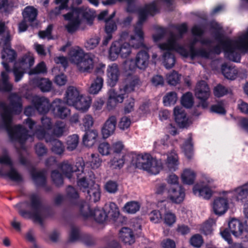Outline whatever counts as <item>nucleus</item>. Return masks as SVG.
<instances>
[{"mask_svg":"<svg viewBox=\"0 0 248 248\" xmlns=\"http://www.w3.org/2000/svg\"><path fill=\"white\" fill-rule=\"evenodd\" d=\"M221 71L224 77L230 80L235 79L238 75V70L232 66L224 63L221 66Z\"/></svg>","mask_w":248,"mask_h":248,"instance_id":"37","label":"nucleus"},{"mask_svg":"<svg viewBox=\"0 0 248 248\" xmlns=\"http://www.w3.org/2000/svg\"><path fill=\"white\" fill-rule=\"evenodd\" d=\"M16 52L11 48L10 43L7 37L5 41L3 50L1 51V58L4 61L8 62H13L16 60Z\"/></svg>","mask_w":248,"mask_h":248,"instance_id":"26","label":"nucleus"},{"mask_svg":"<svg viewBox=\"0 0 248 248\" xmlns=\"http://www.w3.org/2000/svg\"><path fill=\"white\" fill-rule=\"evenodd\" d=\"M88 163L92 169L98 168L101 163V160L99 157V155L97 154H92L89 160Z\"/></svg>","mask_w":248,"mask_h":248,"instance_id":"59","label":"nucleus"},{"mask_svg":"<svg viewBox=\"0 0 248 248\" xmlns=\"http://www.w3.org/2000/svg\"><path fill=\"white\" fill-rule=\"evenodd\" d=\"M132 163L136 168L155 175L158 174L163 168L161 159L153 158L148 154L135 155L133 156Z\"/></svg>","mask_w":248,"mask_h":248,"instance_id":"7","label":"nucleus"},{"mask_svg":"<svg viewBox=\"0 0 248 248\" xmlns=\"http://www.w3.org/2000/svg\"><path fill=\"white\" fill-rule=\"evenodd\" d=\"M93 119L91 115L86 114L82 118V124L85 130L89 129L93 124Z\"/></svg>","mask_w":248,"mask_h":248,"instance_id":"62","label":"nucleus"},{"mask_svg":"<svg viewBox=\"0 0 248 248\" xmlns=\"http://www.w3.org/2000/svg\"><path fill=\"white\" fill-rule=\"evenodd\" d=\"M244 213L247 218L245 227L242 222L235 218H232L228 223L230 231L236 237H248V202L245 204Z\"/></svg>","mask_w":248,"mask_h":248,"instance_id":"8","label":"nucleus"},{"mask_svg":"<svg viewBox=\"0 0 248 248\" xmlns=\"http://www.w3.org/2000/svg\"><path fill=\"white\" fill-rule=\"evenodd\" d=\"M80 211L83 217L87 218L93 217L99 223H103L107 218V215L103 209L95 208L93 212L89 204L84 201L80 204Z\"/></svg>","mask_w":248,"mask_h":248,"instance_id":"10","label":"nucleus"},{"mask_svg":"<svg viewBox=\"0 0 248 248\" xmlns=\"http://www.w3.org/2000/svg\"><path fill=\"white\" fill-rule=\"evenodd\" d=\"M82 10L79 8H75L72 12L63 15L64 19L69 22L66 26V28L69 33H73L78 28L80 23V16L82 14Z\"/></svg>","mask_w":248,"mask_h":248,"instance_id":"14","label":"nucleus"},{"mask_svg":"<svg viewBox=\"0 0 248 248\" xmlns=\"http://www.w3.org/2000/svg\"><path fill=\"white\" fill-rule=\"evenodd\" d=\"M32 104L36 110L40 114L47 113L51 107L49 100L45 97L36 96L33 97Z\"/></svg>","mask_w":248,"mask_h":248,"instance_id":"19","label":"nucleus"},{"mask_svg":"<svg viewBox=\"0 0 248 248\" xmlns=\"http://www.w3.org/2000/svg\"><path fill=\"white\" fill-rule=\"evenodd\" d=\"M141 48H144L145 50H141L137 53L135 62L133 60L125 62L126 63H129V69L130 70H134L136 67L140 69H144L147 67L149 59L148 50L149 48L145 46L144 47Z\"/></svg>","mask_w":248,"mask_h":248,"instance_id":"13","label":"nucleus"},{"mask_svg":"<svg viewBox=\"0 0 248 248\" xmlns=\"http://www.w3.org/2000/svg\"><path fill=\"white\" fill-rule=\"evenodd\" d=\"M22 15L24 20L31 23L36 20L38 10L32 6H28L22 11Z\"/></svg>","mask_w":248,"mask_h":248,"instance_id":"32","label":"nucleus"},{"mask_svg":"<svg viewBox=\"0 0 248 248\" xmlns=\"http://www.w3.org/2000/svg\"><path fill=\"white\" fill-rule=\"evenodd\" d=\"M173 113L175 122L180 127H186L188 125V118L182 107H175Z\"/></svg>","mask_w":248,"mask_h":248,"instance_id":"23","label":"nucleus"},{"mask_svg":"<svg viewBox=\"0 0 248 248\" xmlns=\"http://www.w3.org/2000/svg\"><path fill=\"white\" fill-rule=\"evenodd\" d=\"M34 62V58L30 54L23 55L18 62H15L13 72L15 77L16 82H18L21 79L25 70L31 67Z\"/></svg>","mask_w":248,"mask_h":248,"instance_id":"9","label":"nucleus"},{"mask_svg":"<svg viewBox=\"0 0 248 248\" xmlns=\"http://www.w3.org/2000/svg\"><path fill=\"white\" fill-rule=\"evenodd\" d=\"M117 119L115 116H111L108 118L102 128V133L104 139L108 138L112 135L115 129Z\"/></svg>","mask_w":248,"mask_h":248,"instance_id":"24","label":"nucleus"},{"mask_svg":"<svg viewBox=\"0 0 248 248\" xmlns=\"http://www.w3.org/2000/svg\"><path fill=\"white\" fill-rule=\"evenodd\" d=\"M141 84L138 76L129 74L125 78L123 84L120 87V94H117L115 92L111 90L109 92V97L107 102L108 108L114 107L117 103H122L126 93L134 91L136 87Z\"/></svg>","mask_w":248,"mask_h":248,"instance_id":"6","label":"nucleus"},{"mask_svg":"<svg viewBox=\"0 0 248 248\" xmlns=\"http://www.w3.org/2000/svg\"><path fill=\"white\" fill-rule=\"evenodd\" d=\"M31 203L24 201L17 203L14 207L18 210L19 214L24 218L32 219L34 223L43 225L41 217L42 207L38 195L33 194L30 196Z\"/></svg>","mask_w":248,"mask_h":248,"instance_id":"5","label":"nucleus"},{"mask_svg":"<svg viewBox=\"0 0 248 248\" xmlns=\"http://www.w3.org/2000/svg\"><path fill=\"white\" fill-rule=\"evenodd\" d=\"M215 39L221 44L225 57L228 60L239 62L241 60L240 54L236 50L243 53L248 52V30L240 36L236 40L222 39V34L217 31L215 34Z\"/></svg>","mask_w":248,"mask_h":248,"instance_id":"4","label":"nucleus"},{"mask_svg":"<svg viewBox=\"0 0 248 248\" xmlns=\"http://www.w3.org/2000/svg\"><path fill=\"white\" fill-rule=\"evenodd\" d=\"M107 75L108 78V83L111 87H114L117 83L120 72L117 64L111 63L108 66Z\"/></svg>","mask_w":248,"mask_h":248,"instance_id":"21","label":"nucleus"},{"mask_svg":"<svg viewBox=\"0 0 248 248\" xmlns=\"http://www.w3.org/2000/svg\"><path fill=\"white\" fill-rule=\"evenodd\" d=\"M41 123L42 126H39V128L36 129L34 131L33 133L34 135L36 136V132L41 129L44 130L46 133L48 134L47 133L46 130H50L52 127V124L51 119L46 116H43L41 118Z\"/></svg>","mask_w":248,"mask_h":248,"instance_id":"49","label":"nucleus"},{"mask_svg":"<svg viewBox=\"0 0 248 248\" xmlns=\"http://www.w3.org/2000/svg\"><path fill=\"white\" fill-rule=\"evenodd\" d=\"M65 130V124L62 121H57L54 124L53 128V136L57 137L62 136Z\"/></svg>","mask_w":248,"mask_h":248,"instance_id":"47","label":"nucleus"},{"mask_svg":"<svg viewBox=\"0 0 248 248\" xmlns=\"http://www.w3.org/2000/svg\"><path fill=\"white\" fill-rule=\"evenodd\" d=\"M84 164L82 162H77L76 165L73 167L72 162L69 160H64L60 163L58 167L66 177L70 179L74 172H80L83 173Z\"/></svg>","mask_w":248,"mask_h":248,"instance_id":"16","label":"nucleus"},{"mask_svg":"<svg viewBox=\"0 0 248 248\" xmlns=\"http://www.w3.org/2000/svg\"><path fill=\"white\" fill-rule=\"evenodd\" d=\"M149 216L150 221L154 223L159 222L162 219L160 212L157 210L152 211L149 215Z\"/></svg>","mask_w":248,"mask_h":248,"instance_id":"64","label":"nucleus"},{"mask_svg":"<svg viewBox=\"0 0 248 248\" xmlns=\"http://www.w3.org/2000/svg\"><path fill=\"white\" fill-rule=\"evenodd\" d=\"M0 164L11 166L10 170L7 173L3 172L2 169H0V176L2 177L9 178L13 181L20 182L23 181L22 175L13 167L12 161L8 155L0 156Z\"/></svg>","mask_w":248,"mask_h":248,"instance_id":"11","label":"nucleus"},{"mask_svg":"<svg viewBox=\"0 0 248 248\" xmlns=\"http://www.w3.org/2000/svg\"><path fill=\"white\" fill-rule=\"evenodd\" d=\"M30 174L36 186H45L46 184V177L45 170L36 171L33 168L30 171Z\"/></svg>","mask_w":248,"mask_h":248,"instance_id":"29","label":"nucleus"},{"mask_svg":"<svg viewBox=\"0 0 248 248\" xmlns=\"http://www.w3.org/2000/svg\"><path fill=\"white\" fill-rule=\"evenodd\" d=\"M100 41V38L97 36L92 37L87 40L85 43V47L88 50L94 49L98 45Z\"/></svg>","mask_w":248,"mask_h":248,"instance_id":"60","label":"nucleus"},{"mask_svg":"<svg viewBox=\"0 0 248 248\" xmlns=\"http://www.w3.org/2000/svg\"><path fill=\"white\" fill-rule=\"evenodd\" d=\"M232 198L237 202L245 204L248 202V182L235 188L233 191Z\"/></svg>","mask_w":248,"mask_h":248,"instance_id":"20","label":"nucleus"},{"mask_svg":"<svg viewBox=\"0 0 248 248\" xmlns=\"http://www.w3.org/2000/svg\"><path fill=\"white\" fill-rule=\"evenodd\" d=\"M193 193L196 195L202 197L205 199H209L212 195V191L210 188L205 186L196 185L193 188Z\"/></svg>","mask_w":248,"mask_h":248,"instance_id":"33","label":"nucleus"},{"mask_svg":"<svg viewBox=\"0 0 248 248\" xmlns=\"http://www.w3.org/2000/svg\"><path fill=\"white\" fill-rule=\"evenodd\" d=\"M139 20L135 27V35H131L127 32H123L119 40L114 42L109 51V57L111 60L114 61L118 55L122 58H127L131 53V47L140 48L144 47L143 43L144 34L142 31V24L146 20L148 15H154L158 12L155 2L146 4L138 9Z\"/></svg>","mask_w":248,"mask_h":248,"instance_id":"1","label":"nucleus"},{"mask_svg":"<svg viewBox=\"0 0 248 248\" xmlns=\"http://www.w3.org/2000/svg\"><path fill=\"white\" fill-rule=\"evenodd\" d=\"M174 28L178 31V34H175L170 32L167 43L161 45L162 48L173 49L178 53L184 58L189 57L191 60H194L196 57H201L206 59H211L212 51L211 50H206L203 48H195L193 46L190 47L188 50L184 46L179 44L178 41L183 38L184 33L187 31V27L186 23L174 26Z\"/></svg>","mask_w":248,"mask_h":248,"instance_id":"3","label":"nucleus"},{"mask_svg":"<svg viewBox=\"0 0 248 248\" xmlns=\"http://www.w3.org/2000/svg\"><path fill=\"white\" fill-rule=\"evenodd\" d=\"M185 197V189L182 186H174L170 188L169 190V197L174 203H181L183 201Z\"/></svg>","mask_w":248,"mask_h":248,"instance_id":"22","label":"nucleus"},{"mask_svg":"<svg viewBox=\"0 0 248 248\" xmlns=\"http://www.w3.org/2000/svg\"><path fill=\"white\" fill-rule=\"evenodd\" d=\"M36 137L39 140L45 139L46 142L50 143L51 145V151L57 155L62 154L64 150L62 143L59 140L55 139L53 136L47 134L43 129L38 130L36 132Z\"/></svg>","mask_w":248,"mask_h":248,"instance_id":"12","label":"nucleus"},{"mask_svg":"<svg viewBox=\"0 0 248 248\" xmlns=\"http://www.w3.org/2000/svg\"><path fill=\"white\" fill-rule=\"evenodd\" d=\"M166 165L170 171H174L178 169V156L175 151H172L168 155Z\"/></svg>","mask_w":248,"mask_h":248,"instance_id":"34","label":"nucleus"},{"mask_svg":"<svg viewBox=\"0 0 248 248\" xmlns=\"http://www.w3.org/2000/svg\"><path fill=\"white\" fill-rule=\"evenodd\" d=\"M103 82L104 80L101 77H96L89 88V93L93 94L98 93L103 86Z\"/></svg>","mask_w":248,"mask_h":248,"instance_id":"40","label":"nucleus"},{"mask_svg":"<svg viewBox=\"0 0 248 248\" xmlns=\"http://www.w3.org/2000/svg\"><path fill=\"white\" fill-rule=\"evenodd\" d=\"M80 96L79 93L77 88L70 86L66 92L64 102L66 104L72 106Z\"/></svg>","mask_w":248,"mask_h":248,"instance_id":"30","label":"nucleus"},{"mask_svg":"<svg viewBox=\"0 0 248 248\" xmlns=\"http://www.w3.org/2000/svg\"><path fill=\"white\" fill-rule=\"evenodd\" d=\"M14 4L8 0H0V10H3L6 14H10L13 10Z\"/></svg>","mask_w":248,"mask_h":248,"instance_id":"54","label":"nucleus"},{"mask_svg":"<svg viewBox=\"0 0 248 248\" xmlns=\"http://www.w3.org/2000/svg\"><path fill=\"white\" fill-rule=\"evenodd\" d=\"M124 163V156H123L121 158H117L114 157L110 161V165L113 169H120L122 168Z\"/></svg>","mask_w":248,"mask_h":248,"instance_id":"63","label":"nucleus"},{"mask_svg":"<svg viewBox=\"0 0 248 248\" xmlns=\"http://www.w3.org/2000/svg\"><path fill=\"white\" fill-rule=\"evenodd\" d=\"M8 99L9 105L3 102H0V108L2 110L0 116L10 140L19 142L22 146L30 137L28 130L20 124L11 126L13 116L18 115L22 112V98L16 93H13L9 95Z\"/></svg>","mask_w":248,"mask_h":248,"instance_id":"2","label":"nucleus"},{"mask_svg":"<svg viewBox=\"0 0 248 248\" xmlns=\"http://www.w3.org/2000/svg\"><path fill=\"white\" fill-rule=\"evenodd\" d=\"M168 40L166 43L168 42ZM164 44H165V43H162L159 45L158 46L159 47L163 50H167L164 53L163 55V63L164 64V66L167 69H170L174 65V64L175 63V59L174 55L170 52V50H174L176 52H177L175 49H170V48H166L164 49L162 48L160 46L161 45H163Z\"/></svg>","mask_w":248,"mask_h":248,"instance_id":"27","label":"nucleus"},{"mask_svg":"<svg viewBox=\"0 0 248 248\" xmlns=\"http://www.w3.org/2000/svg\"><path fill=\"white\" fill-rule=\"evenodd\" d=\"M85 54L83 49L78 46H75L70 49L68 56L71 62L76 65Z\"/></svg>","mask_w":248,"mask_h":248,"instance_id":"31","label":"nucleus"},{"mask_svg":"<svg viewBox=\"0 0 248 248\" xmlns=\"http://www.w3.org/2000/svg\"><path fill=\"white\" fill-rule=\"evenodd\" d=\"M120 238L125 244L131 245L135 242V237L132 231L127 228L124 227L120 231Z\"/></svg>","mask_w":248,"mask_h":248,"instance_id":"35","label":"nucleus"},{"mask_svg":"<svg viewBox=\"0 0 248 248\" xmlns=\"http://www.w3.org/2000/svg\"><path fill=\"white\" fill-rule=\"evenodd\" d=\"M140 207V205L139 202L130 201L125 203L124 207V211L128 214H133L137 212Z\"/></svg>","mask_w":248,"mask_h":248,"instance_id":"44","label":"nucleus"},{"mask_svg":"<svg viewBox=\"0 0 248 248\" xmlns=\"http://www.w3.org/2000/svg\"><path fill=\"white\" fill-rule=\"evenodd\" d=\"M196 177L195 173L190 169H185L182 174V180L183 183L192 185Z\"/></svg>","mask_w":248,"mask_h":248,"instance_id":"41","label":"nucleus"},{"mask_svg":"<svg viewBox=\"0 0 248 248\" xmlns=\"http://www.w3.org/2000/svg\"><path fill=\"white\" fill-rule=\"evenodd\" d=\"M90 106V102L87 100L84 97L80 96L75 103L72 105L76 109L82 111H87Z\"/></svg>","mask_w":248,"mask_h":248,"instance_id":"42","label":"nucleus"},{"mask_svg":"<svg viewBox=\"0 0 248 248\" xmlns=\"http://www.w3.org/2000/svg\"><path fill=\"white\" fill-rule=\"evenodd\" d=\"M181 104L185 108H191L194 104L192 93L187 92L184 94L181 98Z\"/></svg>","mask_w":248,"mask_h":248,"instance_id":"52","label":"nucleus"},{"mask_svg":"<svg viewBox=\"0 0 248 248\" xmlns=\"http://www.w3.org/2000/svg\"><path fill=\"white\" fill-rule=\"evenodd\" d=\"M51 178L54 184L57 186L63 185V180L62 175L58 170H54L51 172Z\"/></svg>","mask_w":248,"mask_h":248,"instance_id":"57","label":"nucleus"},{"mask_svg":"<svg viewBox=\"0 0 248 248\" xmlns=\"http://www.w3.org/2000/svg\"><path fill=\"white\" fill-rule=\"evenodd\" d=\"M46 72V64L44 62H42L38 63L34 68L31 69L29 72V74L31 75L41 73H45Z\"/></svg>","mask_w":248,"mask_h":248,"instance_id":"61","label":"nucleus"},{"mask_svg":"<svg viewBox=\"0 0 248 248\" xmlns=\"http://www.w3.org/2000/svg\"><path fill=\"white\" fill-rule=\"evenodd\" d=\"M109 207L107 217H109L114 221H117L118 220L120 221V212L117 205L114 202H112L109 203Z\"/></svg>","mask_w":248,"mask_h":248,"instance_id":"39","label":"nucleus"},{"mask_svg":"<svg viewBox=\"0 0 248 248\" xmlns=\"http://www.w3.org/2000/svg\"><path fill=\"white\" fill-rule=\"evenodd\" d=\"M164 223L167 226L171 227L176 221V217L173 213L170 211L165 213L163 217Z\"/></svg>","mask_w":248,"mask_h":248,"instance_id":"51","label":"nucleus"},{"mask_svg":"<svg viewBox=\"0 0 248 248\" xmlns=\"http://www.w3.org/2000/svg\"><path fill=\"white\" fill-rule=\"evenodd\" d=\"M76 65L78 70L81 73H91L94 67L93 56L90 53H86Z\"/></svg>","mask_w":248,"mask_h":248,"instance_id":"18","label":"nucleus"},{"mask_svg":"<svg viewBox=\"0 0 248 248\" xmlns=\"http://www.w3.org/2000/svg\"><path fill=\"white\" fill-rule=\"evenodd\" d=\"M79 139V136L77 134L69 136L66 141L67 149L70 151L76 149L78 144Z\"/></svg>","mask_w":248,"mask_h":248,"instance_id":"45","label":"nucleus"},{"mask_svg":"<svg viewBox=\"0 0 248 248\" xmlns=\"http://www.w3.org/2000/svg\"><path fill=\"white\" fill-rule=\"evenodd\" d=\"M2 84H0V91L10 92L13 88L12 85L8 81L9 76L7 72L2 71L1 73Z\"/></svg>","mask_w":248,"mask_h":248,"instance_id":"43","label":"nucleus"},{"mask_svg":"<svg viewBox=\"0 0 248 248\" xmlns=\"http://www.w3.org/2000/svg\"><path fill=\"white\" fill-rule=\"evenodd\" d=\"M63 101L60 99H56L52 103V112L55 117L63 119L70 115V109L63 106Z\"/></svg>","mask_w":248,"mask_h":248,"instance_id":"17","label":"nucleus"},{"mask_svg":"<svg viewBox=\"0 0 248 248\" xmlns=\"http://www.w3.org/2000/svg\"><path fill=\"white\" fill-rule=\"evenodd\" d=\"M38 86L41 91L47 92L51 89L52 82L47 79L41 78L38 82Z\"/></svg>","mask_w":248,"mask_h":248,"instance_id":"53","label":"nucleus"},{"mask_svg":"<svg viewBox=\"0 0 248 248\" xmlns=\"http://www.w3.org/2000/svg\"><path fill=\"white\" fill-rule=\"evenodd\" d=\"M98 132L96 130L86 131L83 137L82 142L84 145L92 147L96 142Z\"/></svg>","mask_w":248,"mask_h":248,"instance_id":"36","label":"nucleus"},{"mask_svg":"<svg viewBox=\"0 0 248 248\" xmlns=\"http://www.w3.org/2000/svg\"><path fill=\"white\" fill-rule=\"evenodd\" d=\"M215 223V220L212 218H209L202 225L200 229L201 232L206 235L211 234L213 232L212 227Z\"/></svg>","mask_w":248,"mask_h":248,"instance_id":"46","label":"nucleus"},{"mask_svg":"<svg viewBox=\"0 0 248 248\" xmlns=\"http://www.w3.org/2000/svg\"><path fill=\"white\" fill-rule=\"evenodd\" d=\"M213 207L214 213L216 215H221L224 214L228 210V200L223 198H217L214 201Z\"/></svg>","mask_w":248,"mask_h":248,"instance_id":"28","label":"nucleus"},{"mask_svg":"<svg viewBox=\"0 0 248 248\" xmlns=\"http://www.w3.org/2000/svg\"><path fill=\"white\" fill-rule=\"evenodd\" d=\"M229 93V89L221 84H218L214 89V95L217 97L223 96Z\"/></svg>","mask_w":248,"mask_h":248,"instance_id":"58","label":"nucleus"},{"mask_svg":"<svg viewBox=\"0 0 248 248\" xmlns=\"http://www.w3.org/2000/svg\"><path fill=\"white\" fill-rule=\"evenodd\" d=\"M77 184L78 186L79 187L80 190H82L83 192H85L86 189L88 188L89 186L91 185L93 186L95 184L93 179H94V176L92 171L89 172V180L87 178V176H82L81 178L79 177V175L81 173H77Z\"/></svg>","mask_w":248,"mask_h":248,"instance_id":"25","label":"nucleus"},{"mask_svg":"<svg viewBox=\"0 0 248 248\" xmlns=\"http://www.w3.org/2000/svg\"><path fill=\"white\" fill-rule=\"evenodd\" d=\"M87 195L86 199L90 202H96L100 198V192L99 186L97 184L94 185L93 187L87 189Z\"/></svg>","mask_w":248,"mask_h":248,"instance_id":"38","label":"nucleus"},{"mask_svg":"<svg viewBox=\"0 0 248 248\" xmlns=\"http://www.w3.org/2000/svg\"><path fill=\"white\" fill-rule=\"evenodd\" d=\"M177 100V95L175 92H170L167 93L163 97V103L165 106H170L175 104Z\"/></svg>","mask_w":248,"mask_h":248,"instance_id":"50","label":"nucleus"},{"mask_svg":"<svg viewBox=\"0 0 248 248\" xmlns=\"http://www.w3.org/2000/svg\"><path fill=\"white\" fill-rule=\"evenodd\" d=\"M183 150L186 157L188 159H191L193 155V147L191 137H189L185 142L183 146Z\"/></svg>","mask_w":248,"mask_h":248,"instance_id":"48","label":"nucleus"},{"mask_svg":"<svg viewBox=\"0 0 248 248\" xmlns=\"http://www.w3.org/2000/svg\"><path fill=\"white\" fill-rule=\"evenodd\" d=\"M181 76L177 72L173 71L167 77V82L169 84L175 86L180 81Z\"/></svg>","mask_w":248,"mask_h":248,"instance_id":"56","label":"nucleus"},{"mask_svg":"<svg viewBox=\"0 0 248 248\" xmlns=\"http://www.w3.org/2000/svg\"><path fill=\"white\" fill-rule=\"evenodd\" d=\"M210 111L222 115L225 114L226 111L224 108V102L221 101L217 104L212 105L210 108Z\"/></svg>","mask_w":248,"mask_h":248,"instance_id":"55","label":"nucleus"},{"mask_svg":"<svg viewBox=\"0 0 248 248\" xmlns=\"http://www.w3.org/2000/svg\"><path fill=\"white\" fill-rule=\"evenodd\" d=\"M195 95L201 100V107L203 108H207L208 103L206 100L210 96V90L205 81L201 80L197 83L195 89Z\"/></svg>","mask_w":248,"mask_h":248,"instance_id":"15","label":"nucleus"}]
</instances>
